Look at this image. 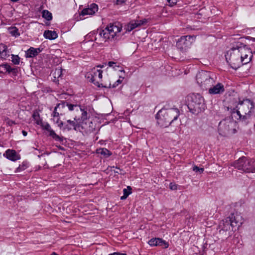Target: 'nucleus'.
<instances>
[{
    "label": "nucleus",
    "mask_w": 255,
    "mask_h": 255,
    "mask_svg": "<svg viewBox=\"0 0 255 255\" xmlns=\"http://www.w3.org/2000/svg\"><path fill=\"white\" fill-rule=\"evenodd\" d=\"M68 109L70 111L75 110L78 115L75 116L73 121H67V124L65 125V129L70 130L73 128L76 130L77 128L81 127L83 129L90 130V125L92 124V122L88 120L86 111L83 110L80 106L74 104L69 105Z\"/></svg>",
    "instance_id": "nucleus-1"
},
{
    "label": "nucleus",
    "mask_w": 255,
    "mask_h": 255,
    "mask_svg": "<svg viewBox=\"0 0 255 255\" xmlns=\"http://www.w3.org/2000/svg\"><path fill=\"white\" fill-rule=\"evenodd\" d=\"M236 111L233 112L232 115L237 114L239 122L247 124L251 118L254 116V104L253 101L249 99H245L239 102L236 107Z\"/></svg>",
    "instance_id": "nucleus-2"
},
{
    "label": "nucleus",
    "mask_w": 255,
    "mask_h": 255,
    "mask_svg": "<svg viewBox=\"0 0 255 255\" xmlns=\"http://www.w3.org/2000/svg\"><path fill=\"white\" fill-rule=\"evenodd\" d=\"M242 223V217L236 214H232L229 217L223 220L219 224V232L221 234L225 233V237L231 236V233L236 230L237 227Z\"/></svg>",
    "instance_id": "nucleus-3"
},
{
    "label": "nucleus",
    "mask_w": 255,
    "mask_h": 255,
    "mask_svg": "<svg viewBox=\"0 0 255 255\" xmlns=\"http://www.w3.org/2000/svg\"><path fill=\"white\" fill-rule=\"evenodd\" d=\"M188 108L194 114L203 112L206 108L204 99L200 94H192L188 96Z\"/></svg>",
    "instance_id": "nucleus-4"
},
{
    "label": "nucleus",
    "mask_w": 255,
    "mask_h": 255,
    "mask_svg": "<svg viewBox=\"0 0 255 255\" xmlns=\"http://www.w3.org/2000/svg\"><path fill=\"white\" fill-rule=\"evenodd\" d=\"M122 28L120 23H110L104 29L100 30L99 36L105 41L117 39L118 33L121 31Z\"/></svg>",
    "instance_id": "nucleus-5"
},
{
    "label": "nucleus",
    "mask_w": 255,
    "mask_h": 255,
    "mask_svg": "<svg viewBox=\"0 0 255 255\" xmlns=\"http://www.w3.org/2000/svg\"><path fill=\"white\" fill-rule=\"evenodd\" d=\"M236 127V121L232 118L228 117L219 123L218 129L220 134L227 136L235 132Z\"/></svg>",
    "instance_id": "nucleus-6"
},
{
    "label": "nucleus",
    "mask_w": 255,
    "mask_h": 255,
    "mask_svg": "<svg viewBox=\"0 0 255 255\" xmlns=\"http://www.w3.org/2000/svg\"><path fill=\"white\" fill-rule=\"evenodd\" d=\"M234 166L236 168L246 172H255V160L242 157L237 160Z\"/></svg>",
    "instance_id": "nucleus-7"
},
{
    "label": "nucleus",
    "mask_w": 255,
    "mask_h": 255,
    "mask_svg": "<svg viewBox=\"0 0 255 255\" xmlns=\"http://www.w3.org/2000/svg\"><path fill=\"white\" fill-rule=\"evenodd\" d=\"M226 59L233 69H237L243 65L239 53H238L235 47H233L228 51L226 55Z\"/></svg>",
    "instance_id": "nucleus-8"
},
{
    "label": "nucleus",
    "mask_w": 255,
    "mask_h": 255,
    "mask_svg": "<svg viewBox=\"0 0 255 255\" xmlns=\"http://www.w3.org/2000/svg\"><path fill=\"white\" fill-rule=\"evenodd\" d=\"M198 84L203 88L207 89L208 87L213 85L215 83L214 79L211 77V73L206 71L199 72L196 76Z\"/></svg>",
    "instance_id": "nucleus-9"
},
{
    "label": "nucleus",
    "mask_w": 255,
    "mask_h": 255,
    "mask_svg": "<svg viewBox=\"0 0 255 255\" xmlns=\"http://www.w3.org/2000/svg\"><path fill=\"white\" fill-rule=\"evenodd\" d=\"M235 47L238 53H239L242 65L249 63L253 57V54L251 49L246 45H242L241 43H238Z\"/></svg>",
    "instance_id": "nucleus-10"
},
{
    "label": "nucleus",
    "mask_w": 255,
    "mask_h": 255,
    "mask_svg": "<svg viewBox=\"0 0 255 255\" xmlns=\"http://www.w3.org/2000/svg\"><path fill=\"white\" fill-rule=\"evenodd\" d=\"M193 37L190 35L183 36L178 39L176 43V46L181 50L186 49L191 44Z\"/></svg>",
    "instance_id": "nucleus-11"
},
{
    "label": "nucleus",
    "mask_w": 255,
    "mask_h": 255,
    "mask_svg": "<svg viewBox=\"0 0 255 255\" xmlns=\"http://www.w3.org/2000/svg\"><path fill=\"white\" fill-rule=\"evenodd\" d=\"M156 118L157 119V123L160 127L166 128L171 124L170 119L167 116H165L164 113H161V110L157 113Z\"/></svg>",
    "instance_id": "nucleus-12"
},
{
    "label": "nucleus",
    "mask_w": 255,
    "mask_h": 255,
    "mask_svg": "<svg viewBox=\"0 0 255 255\" xmlns=\"http://www.w3.org/2000/svg\"><path fill=\"white\" fill-rule=\"evenodd\" d=\"M161 113H164L171 121V123L177 119L179 112L177 109H161Z\"/></svg>",
    "instance_id": "nucleus-13"
},
{
    "label": "nucleus",
    "mask_w": 255,
    "mask_h": 255,
    "mask_svg": "<svg viewBox=\"0 0 255 255\" xmlns=\"http://www.w3.org/2000/svg\"><path fill=\"white\" fill-rule=\"evenodd\" d=\"M41 127L43 128V129L48 131L49 133V135L51 136L53 139H54L56 141H58L60 142L63 141V137H60L58 135L56 134L54 131L51 128V127L48 123H43V124L41 125Z\"/></svg>",
    "instance_id": "nucleus-14"
},
{
    "label": "nucleus",
    "mask_w": 255,
    "mask_h": 255,
    "mask_svg": "<svg viewBox=\"0 0 255 255\" xmlns=\"http://www.w3.org/2000/svg\"><path fill=\"white\" fill-rule=\"evenodd\" d=\"M70 104H69L66 101H63L61 103L57 104L56 106L54 108L52 116L54 118H57L59 119V116L63 115V111L61 110V108H65L66 107L68 108V105Z\"/></svg>",
    "instance_id": "nucleus-15"
},
{
    "label": "nucleus",
    "mask_w": 255,
    "mask_h": 255,
    "mask_svg": "<svg viewBox=\"0 0 255 255\" xmlns=\"http://www.w3.org/2000/svg\"><path fill=\"white\" fill-rule=\"evenodd\" d=\"M98 10V5L95 3H92L89 7L84 8L81 12V15H93Z\"/></svg>",
    "instance_id": "nucleus-16"
},
{
    "label": "nucleus",
    "mask_w": 255,
    "mask_h": 255,
    "mask_svg": "<svg viewBox=\"0 0 255 255\" xmlns=\"http://www.w3.org/2000/svg\"><path fill=\"white\" fill-rule=\"evenodd\" d=\"M92 71L93 72L92 74L93 75L94 78L95 79V83H94V84L98 87H100V82L102 78L103 71L95 68L92 70Z\"/></svg>",
    "instance_id": "nucleus-17"
},
{
    "label": "nucleus",
    "mask_w": 255,
    "mask_h": 255,
    "mask_svg": "<svg viewBox=\"0 0 255 255\" xmlns=\"http://www.w3.org/2000/svg\"><path fill=\"white\" fill-rule=\"evenodd\" d=\"M224 85L220 83H218L212 88H209V93L211 94H218L224 92Z\"/></svg>",
    "instance_id": "nucleus-18"
},
{
    "label": "nucleus",
    "mask_w": 255,
    "mask_h": 255,
    "mask_svg": "<svg viewBox=\"0 0 255 255\" xmlns=\"http://www.w3.org/2000/svg\"><path fill=\"white\" fill-rule=\"evenodd\" d=\"M3 155L5 156L7 159L12 161H15L19 158L15 151L13 150L8 149L3 154Z\"/></svg>",
    "instance_id": "nucleus-19"
},
{
    "label": "nucleus",
    "mask_w": 255,
    "mask_h": 255,
    "mask_svg": "<svg viewBox=\"0 0 255 255\" xmlns=\"http://www.w3.org/2000/svg\"><path fill=\"white\" fill-rule=\"evenodd\" d=\"M147 20L145 19L142 20H139L136 21H132L130 22L128 25V30L131 31L135 28L144 24L146 22Z\"/></svg>",
    "instance_id": "nucleus-20"
},
{
    "label": "nucleus",
    "mask_w": 255,
    "mask_h": 255,
    "mask_svg": "<svg viewBox=\"0 0 255 255\" xmlns=\"http://www.w3.org/2000/svg\"><path fill=\"white\" fill-rule=\"evenodd\" d=\"M44 37L50 40H53L58 37L57 33L55 31L45 30L43 34Z\"/></svg>",
    "instance_id": "nucleus-21"
},
{
    "label": "nucleus",
    "mask_w": 255,
    "mask_h": 255,
    "mask_svg": "<svg viewBox=\"0 0 255 255\" xmlns=\"http://www.w3.org/2000/svg\"><path fill=\"white\" fill-rule=\"evenodd\" d=\"M41 52L40 48L30 47L26 52L27 57H33Z\"/></svg>",
    "instance_id": "nucleus-22"
},
{
    "label": "nucleus",
    "mask_w": 255,
    "mask_h": 255,
    "mask_svg": "<svg viewBox=\"0 0 255 255\" xmlns=\"http://www.w3.org/2000/svg\"><path fill=\"white\" fill-rule=\"evenodd\" d=\"M131 188L128 186L127 187V189L125 188L123 190L124 195L121 197V199L122 200H125L127 198L131 193Z\"/></svg>",
    "instance_id": "nucleus-23"
},
{
    "label": "nucleus",
    "mask_w": 255,
    "mask_h": 255,
    "mask_svg": "<svg viewBox=\"0 0 255 255\" xmlns=\"http://www.w3.org/2000/svg\"><path fill=\"white\" fill-rule=\"evenodd\" d=\"M10 68V66L7 63L1 64L0 65V72L2 73H9Z\"/></svg>",
    "instance_id": "nucleus-24"
},
{
    "label": "nucleus",
    "mask_w": 255,
    "mask_h": 255,
    "mask_svg": "<svg viewBox=\"0 0 255 255\" xmlns=\"http://www.w3.org/2000/svg\"><path fill=\"white\" fill-rule=\"evenodd\" d=\"M9 33L13 36L17 37L20 35L18 30L16 27H10L8 28Z\"/></svg>",
    "instance_id": "nucleus-25"
},
{
    "label": "nucleus",
    "mask_w": 255,
    "mask_h": 255,
    "mask_svg": "<svg viewBox=\"0 0 255 255\" xmlns=\"http://www.w3.org/2000/svg\"><path fill=\"white\" fill-rule=\"evenodd\" d=\"M156 246H160L164 248H167L168 247V244L160 238H156Z\"/></svg>",
    "instance_id": "nucleus-26"
},
{
    "label": "nucleus",
    "mask_w": 255,
    "mask_h": 255,
    "mask_svg": "<svg viewBox=\"0 0 255 255\" xmlns=\"http://www.w3.org/2000/svg\"><path fill=\"white\" fill-rule=\"evenodd\" d=\"M42 17L47 20H51L52 18V13L48 10H44L42 11Z\"/></svg>",
    "instance_id": "nucleus-27"
},
{
    "label": "nucleus",
    "mask_w": 255,
    "mask_h": 255,
    "mask_svg": "<svg viewBox=\"0 0 255 255\" xmlns=\"http://www.w3.org/2000/svg\"><path fill=\"white\" fill-rule=\"evenodd\" d=\"M53 75L55 78H59L62 75V69L60 68H56L53 72Z\"/></svg>",
    "instance_id": "nucleus-28"
},
{
    "label": "nucleus",
    "mask_w": 255,
    "mask_h": 255,
    "mask_svg": "<svg viewBox=\"0 0 255 255\" xmlns=\"http://www.w3.org/2000/svg\"><path fill=\"white\" fill-rule=\"evenodd\" d=\"M98 153L105 156H109L111 154L110 151L106 148H100L98 149Z\"/></svg>",
    "instance_id": "nucleus-29"
},
{
    "label": "nucleus",
    "mask_w": 255,
    "mask_h": 255,
    "mask_svg": "<svg viewBox=\"0 0 255 255\" xmlns=\"http://www.w3.org/2000/svg\"><path fill=\"white\" fill-rule=\"evenodd\" d=\"M93 72L91 71L90 72L87 73L85 77L88 79V80L89 82H91L92 83H93L94 84L95 82V79L94 78L93 75L92 74Z\"/></svg>",
    "instance_id": "nucleus-30"
},
{
    "label": "nucleus",
    "mask_w": 255,
    "mask_h": 255,
    "mask_svg": "<svg viewBox=\"0 0 255 255\" xmlns=\"http://www.w3.org/2000/svg\"><path fill=\"white\" fill-rule=\"evenodd\" d=\"M28 166V164L26 162H23L19 167L16 169V171L19 172L25 170Z\"/></svg>",
    "instance_id": "nucleus-31"
},
{
    "label": "nucleus",
    "mask_w": 255,
    "mask_h": 255,
    "mask_svg": "<svg viewBox=\"0 0 255 255\" xmlns=\"http://www.w3.org/2000/svg\"><path fill=\"white\" fill-rule=\"evenodd\" d=\"M7 47L4 44H0V55L2 56L3 53H6Z\"/></svg>",
    "instance_id": "nucleus-32"
},
{
    "label": "nucleus",
    "mask_w": 255,
    "mask_h": 255,
    "mask_svg": "<svg viewBox=\"0 0 255 255\" xmlns=\"http://www.w3.org/2000/svg\"><path fill=\"white\" fill-rule=\"evenodd\" d=\"M12 62L14 64H18L20 62V58L18 55H12Z\"/></svg>",
    "instance_id": "nucleus-33"
},
{
    "label": "nucleus",
    "mask_w": 255,
    "mask_h": 255,
    "mask_svg": "<svg viewBox=\"0 0 255 255\" xmlns=\"http://www.w3.org/2000/svg\"><path fill=\"white\" fill-rule=\"evenodd\" d=\"M193 170L196 172H199L200 173H202L203 172L204 169L203 168H200L197 166H194Z\"/></svg>",
    "instance_id": "nucleus-34"
},
{
    "label": "nucleus",
    "mask_w": 255,
    "mask_h": 255,
    "mask_svg": "<svg viewBox=\"0 0 255 255\" xmlns=\"http://www.w3.org/2000/svg\"><path fill=\"white\" fill-rule=\"evenodd\" d=\"M39 115H37V116H36L35 114H33V118H34L35 120H36V124H37V125H40V126H41V125H42V124H43V123H42V120H37V118H39Z\"/></svg>",
    "instance_id": "nucleus-35"
},
{
    "label": "nucleus",
    "mask_w": 255,
    "mask_h": 255,
    "mask_svg": "<svg viewBox=\"0 0 255 255\" xmlns=\"http://www.w3.org/2000/svg\"><path fill=\"white\" fill-rule=\"evenodd\" d=\"M11 73L13 75H16L18 73L17 68H11L10 67L9 69V73Z\"/></svg>",
    "instance_id": "nucleus-36"
},
{
    "label": "nucleus",
    "mask_w": 255,
    "mask_h": 255,
    "mask_svg": "<svg viewBox=\"0 0 255 255\" xmlns=\"http://www.w3.org/2000/svg\"><path fill=\"white\" fill-rule=\"evenodd\" d=\"M169 188L172 190H175L177 189V185L174 183H170Z\"/></svg>",
    "instance_id": "nucleus-37"
},
{
    "label": "nucleus",
    "mask_w": 255,
    "mask_h": 255,
    "mask_svg": "<svg viewBox=\"0 0 255 255\" xmlns=\"http://www.w3.org/2000/svg\"><path fill=\"white\" fill-rule=\"evenodd\" d=\"M148 244L151 246H156V238L152 239L149 241Z\"/></svg>",
    "instance_id": "nucleus-38"
},
{
    "label": "nucleus",
    "mask_w": 255,
    "mask_h": 255,
    "mask_svg": "<svg viewBox=\"0 0 255 255\" xmlns=\"http://www.w3.org/2000/svg\"><path fill=\"white\" fill-rule=\"evenodd\" d=\"M177 2V0H168V4L170 6L173 5Z\"/></svg>",
    "instance_id": "nucleus-39"
},
{
    "label": "nucleus",
    "mask_w": 255,
    "mask_h": 255,
    "mask_svg": "<svg viewBox=\"0 0 255 255\" xmlns=\"http://www.w3.org/2000/svg\"><path fill=\"white\" fill-rule=\"evenodd\" d=\"M56 123H58V126L60 127V128H61L62 126H63L64 125V124L63 123V122L62 121H59V119H57V120L56 121Z\"/></svg>",
    "instance_id": "nucleus-40"
},
{
    "label": "nucleus",
    "mask_w": 255,
    "mask_h": 255,
    "mask_svg": "<svg viewBox=\"0 0 255 255\" xmlns=\"http://www.w3.org/2000/svg\"><path fill=\"white\" fill-rule=\"evenodd\" d=\"M126 1V0H117L116 3L117 4H122L124 3Z\"/></svg>",
    "instance_id": "nucleus-41"
},
{
    "label": "nucleus",
    "mask_w": 255,
    "mask_h": 255,
    "mask_svg": "<svg viewBox=\"0 0 255 255\" xmlns=\"http://www.w3.org/2000/svg\"><path fill=\"white\" fill-rule=\"evenodd\" d=\"M109 255H127L126 254H122L120 253H114L113 254H111Z\"/></svg>",
    "instance_id": "nucleus-42"
},
{
    "label": "nucleus",
    "mask_w": 255,
    "mask_h": 255,
    "mask_svg": "<svg viewBox=\"0 0 255 255\" xmlns=\"http://www.w3.org/2000/svg\"><path fill=\"white\" fill-rule=\"evenodd\" d=\"M7 124L9 126H12L13 124H15V122L13 121L9 120L7 122Z\"/></svg>",
    "instance_id": "nucleus-43"
},
{
    "label": "nucleus",
    "mask_w": 255,
    "mask_h": 255,
    "mask_svg": "<svg viewBox=\"0 0 255 255\" xmlns=\"http://www.w3.org/2000/svg\"><path fill=\"white\" fill-rule=\"evenodd\" d=\"M116 63H115L114 62H113V61H110L108 63V65L110 66V67H112L113 66V65L114 64H115Z\"/></svg>",
    "instance_id": "nucleus-44"
},
{
    "label": "nucleus",
    "mask_w": 255,
    "mask_h": 255,
    "mask_svg": "<svg viewBox=\"0 0 255 255\" xmlns=\"http://www.w3.org/2000/svg\"><path fill=\"white\" fill-rule=\"evenodd\" d=\"M101 85L102 87H104L105 88H110L111 87V84H109V86L103 85L102 83H101Z\"/></svg>",
    "instance_id": "nucleus-45"
},
{
    "label": "nucleus",
    "mask_w": 255,
    "mask_h": 255,
    "mask_svg": "<svg viewBox=\"0 0 255 255\" xmlns=\"http://www.w3.org/2000/svg\"><path fill=\"white\" fill-rule=\"evenodd\" d=\"M22 134L24 135V136H26L27 134V133L26 131L25 130H22Z\"/></svg>",
    "instance_id": "nucleus-46"
},
{
    "label": "nucleus",
    "mask_w": 255,
    "mask_h": 255,
    "mask_svg": "<svg viewBox=\"0 0 255 255\" xmlns=\"http://www.w3.org/2000/svg\"><path fill=\"white\" fill-rule=\"evenodd\" d=\"M117 83H118L116 85H118L119 84V83H121V81L120 80H118L117 81Z\"/></svg>",
    "instance_id": "nucleus-47"
},
{
    "label": "nucleus",
    "mask_w": 255,
    "mask_h": 255,
    "mask_svg": "<svg viewBox=\"0 0 255 255\" xmlns=\"http://www.w3.org/2000/svg\"><path fill=\"white\" fill-rule=\"evenodd\" d=\"M50 255H58V254L55 252H53Z\"/></svg>",
    "instance_id": "nucleus-48"
},
{
    "label": "nucleus",
    "mask_w": 255,
    "mask_h": 255,
    "mask_svg": "<svg viewBox=\"0 0 255 255\" xmlns=\"http://www.w3.org/2000/svg\"><path fill=\"white\" fill-rule=\"evenodd\" d=\"M11 1H13V2H17L19 0H10Z\"/></svg>",
    "instance_id": "nucleus-49"
},
{
    "label": "nucleus",
    "mask_w": 255,
    "mask_h": 255,
    "mask_svg": "<svg viewBox=\"0 0 255 255\" xmlns=\"http://www.w3.org/2000/svg\"><path fill=\"white\" fill-rule=\"evenodd\" d=\"M64 108H61V110L63 111V113L64 112V110H64Z\"/></svg>",
    "instance_id": "nucleus-50"
},
{
    "label": "nucleus",
    "mask_w": 255,
    "mask_h": 255,
    "mask_svg": "<svg viewBox=\"0 0 255 255\" xmlns=\"http://www.w3.org/2000/svg\"><path fill=\"white\" fill-rule=\"evenodd\" d=\"M116 85L115 84H114L113 86V87H116Z\"/></svg>",
    "instance_id": "nucleus-51"
},
{
    "label": "nucleus",
    "mask_w": 255,
    "mask_h": 255,
    "mask_svg": "<svg viewBox=\"0 0 255 255\" xmlns=\"http://www.w3.org/2000/svg\"><path fill=\"white\" fill-rule=\"evenodd\" d=\"M116 173H119V171H118V170H116V171H115Z\"/></svg>",
    "instance_id": "nucleus-52"
},
{
    "label": "nucleus",
    "mask_w": 255,
    "mask_h": 255,
    "mask_svg": "<svg viewBox=\"0 0 255 255\" xmlns=\"http://www.w3.org/2000/svg\"><path fill=\"white\" fill-rule=\"evenodd\" d=\"M116 173H119V171H118V170H116V171H115Z\"/></svg>",
    "instance_id": "nucleus-53"
},
{
    "label": "nucleus",
    "mask_w": 255,
    "mask_h": 255,
    "mask_svg": "<svg viewBox=\"0 0 255 255\" xmlns=\"http://www.w3.org/2000/svg\"><path fill=\"white\" fill-rule=\"evenodd\" d=\"M98 67H100L101 68H102L103 67V66H98Z\"/></svg>",
    "instance_id": "nucleus-54"
},
{
    "label": "nucleus",
    "mask_w": 255,
    "mask_h": 255,
    "mask_svg": "<svg viewBox=\"0 0 255 255\" xmlns=\"http://www.w3.org/2000/svg\"><path fill=\"white\" fill-rule=\"evenodd\" d=\"M167 2H168V0H165Z\"/></svg>",
    "instance_id": "nucleus-55"
}]
</instances>
